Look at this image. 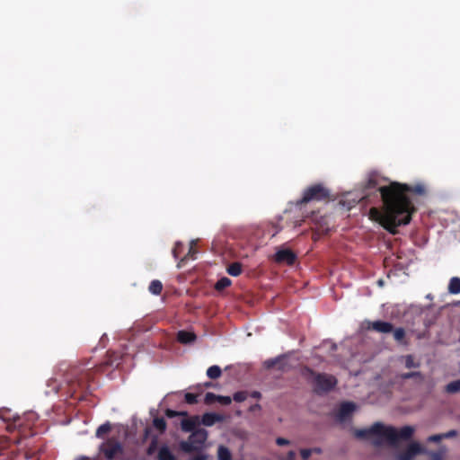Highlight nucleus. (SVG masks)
<instances>
[{"mask_svg":"<svg viewBox=\"0 0 460 460\" xmlns=\"http://www.w3.org/2000/svg\"><path fill=\"white\" fill-rule=\"evenodd\" d=\"M274 261L277 263L293 265L296 261V255L290 249H279L274 255Z\"/></svg>","mask_w":460,"mask_h":460,"instance_id":"obj_10","label":"nucleus"},{"mask_svg":"<svg viewBox=\"0 0 460 460\" xmlns=\"http://www.w3.org/2000/svg\"><path fill=\"white\" fill-rule=\"evenodd\" d=\"M445 450H438L429 453L430 460H443Z\"/></svg>","mask_w":460,"mask_h":460,"instance_id":"obj_35","label":"nucleus"},{"mask_svg":"<svg viewBox=\"0 0 460 460\" xmlns=\"http://www.w3.org/2000/svg\"><path fill=\"white\" fill-rule=\"evenodd\" d=\"M446 392L448 394H456L460 392V379L452 381L446 386Z\"/></svg>","mask_w":460,"mask_h":460,"instance_id":"obj_26","label":"nucleus"},{"mask_svg":"<svg viewBox=\"0 0 460 460\" xmlns=\"http://www.w3.org/2000/svg\"><path fill=\"white\" fill-rule=\"evenodd\" d=\"M383 201L382 208H371L369 218L378 222L392 234H397V228L410 224L412 215L417 211L410 194L424 195L425 188L421 184L411 186L405 183L392 182L379 189Z\"/></svg>","mask_w":460,"mask_h":460,"instance_id":"obj_1","label":"nucleus"},{"mask_svg":"<svg viewBox=\"0 0 460 460\" xmlns=\"http://www.w3.org/2000/svg\"><path fill=\"white\" fill-rule=\"evenodd\" d=\"M251 396L255 399H260L261 397V394L258 391H253L251 393Z\"/></svg>","mask_w":460,"mask_h":460,"instance_id":"obj_44","label":"nucleus"},{"mask_svg":"<svg viewBox=\"0 0 460 460\" xmlns=\"http://www.w3.org/2000/svg\"><path fill=\"white\" fill-rule=\"evenodd\" d=\"M261 409V404L255 403V404H252V406H250L249 411L252 412V411H260Z\"/></svg>","mask_w":460,"mask_h":460,"instance_id":"obj_42","label":"nucleus"},{"mask_svg":"<svg viewBox=\"0 0 460 460\" xmlns=\"http://www.w3.org/2000/svg\"><path fill=\"white\" fill-rule=\"evenodd\" d=\"M180 245H181V243H176V244H175V246H174V248H173V250H172V253H173V256H174L175 258H178V252H179L178 247H179Z\"/></svg>","mask_w":460,"mask_h":460,"instance_id":"obj_43","label":"nucleus"},{"mask_svg":"<svg viewBox=\"0 0 460 460\" xmlns=\"http://www.w3.org/2000/svg\"><path fill=\"white\" fill-rule=\"evenodd\" d=\"M157 460H178L167 446H162L157 454Z\"/></svg>","mask_w":460,"mask_h":460,"instance_id":"obj_15","label":"nucleus"},{"mask_svg":"<svg viewBox=\"0 0 460 460\" xmlns=\"http://www.w3.org/2000/svg\"><path fill=\"white\" fill-rule=\"evenodd\" d=\"M242 264L240 262H233L227 267V273L233 277H238L242 273Z\"/></svg>","mask_w":460,"mask_h":460,"instance_id":"obj_20","label":"nucleus"},{"mask_svg":"<svg viewBox=\"0 0 460 460\" xmlns=\"http://www.w3.org/2000/svg\"><path fill=\"white\" fill-rule=\"evenodd\" d=\"M312 450H313V452H316V453H320L321 452V449H319V448H314Z\"/></svg>","mask_w":460,"mask_h":460,"instance_id":"obj_47","label":"nucleus"},{"mask_svg":"<svg viewBox=\"0 0 460 460\" xmlns=\"http://www.w3.org/2000/svg\"><path fill=\"white\" fill-rule=\"evenodd\" d=\"M448 293L457 295L460 293V278L453 277L448 283Z\"/></svg>","mask_w":460,"mask_h":460,"instance_id":"obj_18","label":"nucleus"},{"mask_svg":"<svg viewBox=\"0 0 460 460\" xmlns=\"http://www.w3.org/2000/svg\"><path fill=\"white\" fill-rule=\"evenodd\" d=\"M198 396H199V394H195L192 393H186L184 399L188 404L192 405V404H196L198 402Z\"/></svg>","mask_w":460,"mask_h":460,"instance_id":"obj_32","label":"nucleus"},{"mask_svg":"<svg viewBox=\"0 0 460 460\" xmlns=\"http://www.w3.org/2000/svg\"><path fill=\"white\" fill-rule=\"evenodd\" d=\"M356 410V404L352 402H342L336 414V419L340 422H343L349 419Z\"/></svg>","mask_w":460,"mask_h":460,"instance_id":"obj_11","label":"nucleus"},{"mask_svg":"<svg viewBox=\"0 0 460 460\" xmlns=\"http://www.w3.org/2000/svg\"><path fill=\"white\" fill-rule=\"evenodd\" d=\"M404 359H405V367L407 368H412V367H420V363H416L414 361L413 356H411V355L405 356Z\"/></svg>","mask_w":460,"mask_h":460,"instance_id":"obj_30","label":"nucleus"},{"mask_svg":"<svg viewBox=\"0 0 460 460\" xmlns=\"http://www.w3.org/2000/svg\"><path fill=\"white\" fill-rule=\"evenodd\" d=\"M296 457V452L293 451V450H290L288 453V460H294Z\"/></svg>","mask_w":460,"mask_h":460,"instance_id":"obj_45","label":"nucleus"},{"mask_svg":"<svg viewBox=\"0 0 460 460\" xmlns=\"http://www.w3.org/2000/svg\"><path fill=\"white\" fill-rule=\"evenodd\" d=\"M208 435L206 429H198L189 436L188 440L180 443V447L185 453L199 451L208 439Z\"/></svg>","mask_w":460,"mask_h":460,"instance_id":"obj_4","label":"nucleus"},{"mask_svg":"<svg viewBox=\"0 0 460 460\" xmlns=\"http://www.w3.org/2000/svg\"><path fill=\"white\" fill-rule=\"evenodd\" d=\"M155 445H156V443L154 441V442H152V443H151V445L149 446V447H148V449H147V453H148L149 455H151V454L153 453V451H154V449H155Z\"/></svg>","mask_w":460,"mask_h":460,"instance_id":"obj_46","label":"nucleus"},{"mask_svg":"<svg viewBox=\"0 0 460 460\" xmlns=\"http://www.w3.org/2000/svg\"><path fill=\"white\" fill-rule=\"evenodd\" d=\"M205 386H206V387H210V386H211V383H210V382H207V383L205 384Z\"/></svg>","mask_w":460,"mask_h":460,"instance_id":"obj_48","label":"nucleus"},{"mask_svg":"<svg viewBox=\"0 0 460 460\" xmlns=\"http://www.w3.org/2000/svg\"><path fill=\"white\" fill-rule=\"evenodd\" d=\"M218 460H232V455L230 450L224 446H219L217 449Z\"/></svg>","mask_w":460,"mask_h":460,"instance_id":"obj_23","label":"nucleus"},{"mask_svg":"<svg viewBox=\"0 0 460 460\" xmlns=\"http://www.w3.org/2000/svg\"><path fill=\"white\" fill-rule=\"evenodd\" d=\"M330 192L322 184H314L305 190L302 198L296 201V205L301 207L311 201H322L329 199Z\"/></svg>","mask_w":460,"mask_h":460,"instance_id":"obj_5","label":"nucleus"},{"mask_svg":"<svg viewBox=\"0 0 460 460\" xmlns=\"http://www.w3.org/2000/svg\"><path fill=\"white\" fill-rule=\"evenodd\" d=\"M443 439L442 434L432 435L428 438L429 442H440Z\"/></svg>","mask_w":460,"mask_h":460,"instance_id":"obj_38","label":"nucleus"},{"mask_svg":"<svg viewBox=\"0 0 460 460\" xmlns=\"http://www.w3.org/2000/svg\"><path fill=\"white\" fill-rule=\"evenodd\" d=\"M443 438H454L457 435V431L456 429H451L446 433H442Z\"/></svg>","mask_w":460,"mask_h":460,"instance_id":"obj_40","label":"nucleus"},{"mask_svg":"<svg viewBox=\"0 0 460 460\" xmlns=\"http://www.w3.org/2000/svg\"><path fill=\"white\" fill-rule=\"evenodd\" d=\"M422 447L418 442H411L404 452L397 456L398 460H412L415 456L422 452Z\"/></svg>","mask_w":460,"mask_h":460,"instance_id":"obj_12","label":"nucleus"},{"mask_svg":"<svg viewBox=\"0 0 460 460\" xmlns=\"http://www.w3.org/2000/svg\"><path fill=\"white\" fill-rule=\"evenodd\" d=\"M217 394H215L213 393H207L206 395H205V398H204V402L206 404H212L214 403L215 402H217Z\"/></svg>","mask_w":460,"mask_h":460,"instance_id":"obj_34","label":"nucleus"},{"mask_svg":"<svg viewBox=\"0 0 460 460\" xmlns=\"http://www.w3.org/2000/svg\"><path fill=\"white\" fill-rule=\"evenodd\" d=\"M337 383V378L334 376L318 373L314 378V392L317 394H326L332 391L336 386Z\"/></svg>","mask_w":460,"mask_h":460,"instance_id":"obj_6","label":"nucleus"},{"mask_svg":"<svg viewBox=\"0 0 460 460\" xmlns=\"http://www.w3.org/2000/svg\"><path fill=\"white\" fill-rule=\"evenodd\" d=\"M312 453H313L312 449L305 448V449L300 450V455H301V457L303 458V460H307L310 457V456L312 455Z\"/></svg>","mask_w":460,"mask_h":460,"instance_id":"obj_37","label":"nucleus"},{"mask_svg":"<svg viewBox=\"0 0 460 460\" xmlns=\"http://www.w3.org/2000/svg\"><path fill=\"white\" fill-rule=\"evenodd\" d=\"M200 424V419L198 415L185 418L181 421V430L184 432H193L198 429L197 427Z\"/></svg>","mask_w":460,"mask_h":460,"instance_id":"obj_13","label":"nucleus"},{"mask_svg":"<svg viewBox=\"0 0 460 460\" xmlns=\"http://www.w3.org/2000/svg\"><path fill=\"white\" fill-rule=\"evenodd\" d=\"M248 396V393L246 391H238L234 394L233 400L237 402H242L246 400Z\"/></svg>","mask_w":460,"mask_h":460,"instance_id":"obj_29","label":"nucleus"},{"mask_svg":"<svg viewBox=\"0 0 460 460\" xmlns=\"http://www.w3.org/2000/svg\"><path fill=\"white\" fill-rule=\"evenodd\" d=\"M208 456L204 454L194 456L190 460H207Z\"/></svg>","mask_w":460,"mask_h":460,"instance_id":"obj_41","label":"nucleus"},{"mask_svg":"<svg viewBox=\"0 0 460 460\" xmlns=\"http://www.w3.org/2000/svg\"><path fill=\"white\" fill-rule=\"evenodd\" d=\"M222 375V370L221 368L217 366V365H214V366H211L208 368L207 370V376L210 378V379H217L218 377H220Z\"/></svg>","mask_w":460,"mask_h":460,"instance_id":"obj_24","label":"nucleus"},{"mask_svg":"<svg viewBox=\"0 0 460 460\" xmlns=\"http://www.w3.org/2000/svg\"><path fill=\"white\" fill-rule=\"evenodd\" d=\"M101 451L108 460H113L118 455L123 453L122 445L114 438L108 439L101 447Z\"/></svg>","mask_w":460,"mask_h":460,"instance_id":"obj_7","label":"nucleus"},{"mask_svg":"<svg viewBox=\"0 0 460 460\" xmlns=\"http://www.w3.org/2000/svg\"><path fill=\"white\" fill-rule=\"evenodd\" d=\"M378 185V180L376 174H370L365 182L363 189H362V197L361 199H364L366 201L369 200V198L372 193H375L376 195V192H379V188H377Z\"/></svg>","mask_w":460,"mask_h":460,"instance_id":"obj_8","label":"nucleus"},{"mask_svg":"<svg viewBox=\"0 0 460 460\" xmlns=\"http://www.w3.org/2000/svg\"><path fill=\"white\" fill-rule=\"evenodd\" d=\"M364 328L367 331H375L379 333H389L394 330L393 323L385 321H365Z\"/></svg>","mask_w":460,"mask_h":460,"instance_id":"obj_9","label":"nucleus"},{"mask_svg":"<svg viewBox=\"0 0 460 460\" xmlns=\"http://www.w3.org/2000/svg\"><path fill=\"white\" fill-rule=\"evenodd\" d=\"M102 367H86L80 368L75 367L66 374V380L69 385V389L73 394L78 391L86 392L89 388L90 383L93 380V375L99 371Z\"/></svg>","mask_w":460,"mask_h":460,"instance_id":"obj_3","label":"nucleus"},{"mask_svg":"<svg viewBox=\"0 0 460 460\" xmlns=\"http://www.w3.org/2000/svg\"><path fill=\"white\" fill-rule=\"evenodd\" d=\"M414 428L411 426H404L400 429L393 426H385L381 422H376L369 429H356L355 437L360 439H368L375 437L373 445L379 447L384 443L391 447H398L401 441H407L411 438L414 434Z\"/></svg>","mask_w":460,"mask_h":460,"instance_id":"obj_2","label":"nucleus"},{"mask_svg":"<svg viewBox=\"0 0 460 460\" xmlns=\"http://www.w3.org/2000/svg\"><path fill=\"white\" fill-rule=\"evenodd\" d=\"M232 281L230 279L226 277H223L220 279L217 280V282L215 285V289L217 291H222L225 288H228L231 285Z\"/></svg>","mask_w":460,"mask_h":460,"instance_id":"obj_25","label":"nucleus"},{"mask_svg":"<svg viewBox=\"0 0 460 460\" xmlns=\"http://www.w3.org/2000/svg\"><path fill=\"white\" fill-rule=\"evenodd\" d=\"M111 430V425L110 422H105L102 424L95 432V436L99 438H102L107 433Z\"/></svg>","mask_w":460,"mask_h":460,"instance_id":"obj_22","label":"nucleus"},{"mask_svg":"<svg viewBox=\"0 0 460 460\" xmlns=\"http://www.w3.org/2000/svg\"><path fill=\"white\" fill-rule=\"evenodd\" d=\"M165 415L168 418H174V417H177V416H185V417H187L188 416V412L187 411H174V410L167 409L165 411Z\"/></svg>","mask_w":460,"mask_h":460,"instance_id":"obj_33","label":"nucleus"},{"mask_svg":"<svg viewBox=\"0 0 460 460\" xmlns=\"http://www.w3.org/2000/svg\"><path fill=\"white\" fill-rule=\"evenodd\" d=\"M284 359H285L284 357H278L276 358H271L265 362V366L267 368L278 367L279 369H283L284 367H283L282 362L284 361Z\"/></svg>","mask_w":460,"mask_h":460,"instance_id":"obj_19","label":"nucleus"},{"mask_svg":"<svg viewBox=\"0 0 460 460\" xmlns=\"http://www.w3.org/2000/svg\"><path fill=\"white\" fill-rule=\"evenodd\" d=\"M217 402L223 405H229L232 402L230 396L217 395Z\"/></svg>","mask_w":460,"mask_h":460,"instance_id":"obj_36","label":"nucleus"},{"mask_svg":"<svg viewBox=\"0 0 460 460\" xmlns=\"http://www.w3.org/2000/svg\"><path fill=\"white\" fill-rule=\"evenodd\" d=\"M276 444H277L278 446H280V447H282V446H288V445H289V444H290V441H289L288 439H287V438H278L276 439Z\"/></svg>","mask_w":460,"mask_h":460,"instance_id":"obj_39","label":"nucleus"},{"mask_svg":"<svg viewBox=\"0 0 460 460\" xmlns=\"http://www.w3.org/2000/svg\"><path fill=\"white\" fill-rule=\"evenodd\" d=\"M392 332L394 334V339L395 340L396 342L404 346H407L409 344V342L406 340V332L403 328H395Z\"/></svg>","mask_w":460,"mask_h":460,"instance_id":"obj_16","label":"nucleus"},{"mask_svg":"<svg viewBox=\"0 0 460 460\" xmlns=\"http://www.w3.org/2000/svg\"><path fill=\"white\" fill-rule=\"evenodd\" d=\"M177 340L182 344H188L196 340V335L190 332L180 331L177 334Z\"/></svg>","mask_w":460,"mask_h":460,"instance_id":"obj_17","label":"nucleus"},{"mask_svg":"<svg viewBox=\"0 0 460 460\" xmlns=\"http://www.w3.org/2000/svg\"><path fill=\"white\" fill-rule=\"evenodd\" d=\"M414 377H418L420 380H423V376L420 372H408V373H403L401 375V378L404 379V380L414 378Z\"/></svg>","mask_w":460,"mask_h":460,"instance_id":"obj_31","label":"nucleus"},{"mask_svg":"<svg viewBox=\"0 0 460 460\" xmlns=\"http://www.w3.org/2000/svg\"><path fill=\"white\" fill-rule=\"evenodd\" d=\"M153 425L160 433H164L166 429V422L164 418H155Z\"/></svg>","mask_w":460,"mask_h":460,"instance_id":"obj_27","label":"nucleus"},{"mask_svg":"<svg viewBox=\"0 0 460 460\" xmlns=\"http://www.w3.org/2000/svg\"><path fill=\"white\" fill-rule=\"evenodd\" d=\"M111 358L105 362L106 365L118 367L120 364V358L116 352L109 353Z\"/></svg>","mask_w":460,"mask_h":460,"instance_id":"obj_28","label":"nucleus"},{"mask_svg":"<svg viewBox=\"0 0 460 460\" xmlns=\"http://www.w3.org/2000/svg\"><path fill=\"white\" fill-rule=\"evenodd\" d=\"M224 417L218 413L207 412L202 415L200 422L207 427H211L217 422L223 421Z\"/></svg>","mask_w":460,"mask_h":460,"instance_id":"obj_14","label":"nucleus"},{"mask_svg":"<svg viewBox=\"0 0 460 460\" xmlns=\"http://www.w3.org/2000/svg\"><path fill=\"white\" fill-rule=\"evenodd\" d=\"M148 290L150 293H152L153 295H155V296H158L162 293V290H163V284L160 280H157V279H155V280H152L149 287H148Z\"/></svg>","mask_w":460,"mask_h":460,"instance_id":"obj_21","label":"nucleus"}]
</instances>
